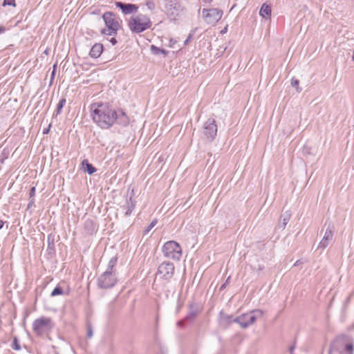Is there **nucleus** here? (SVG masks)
I'll use <instances>...</instances> for the list:
<instances>
[{
    "mask_svg": "<svg viewBox=\"0 0 354 354\" xmlns=\"http://www.w3.org/2000/svg\"><path fill=\"white\" fill-rule=\"evenodd\" d=\"M300 263H301V261L300 260H298L297 261L295 264H294V266H299Z\"/></svg>",
    "mask_w": 354,
    "mask_h": 354,
    "instance_id": "obj_43",
    "label": "nucleus"
},
{
    "mask_svg": "<svg viewBox=\"0 0 354 354\" xmlns=\"http://www.w3.org/2000/svg\"><path fill=\"white\" fill-rule=\"evenodd\" d=\"M117 261H118L117 257H112L109 261L108 266H107L106 271H109V272L115 273V270L114 268L115 267V266L117 264Z\"/></svg>",
    "mask_w": 354,
    "mask_h": 354,
    "instance_id": "obj_25",
    "label": "nucleus"
},
{
    "mask_svg": "<svg viewBox=\"0 0 354 354\" xmlns=\"http://www.w3.org/2000/svg\"><path fill=\"white\" fill-rule=\"evenodd\" d=\"M189 311L185 317V320L187 322H193L198 314V310L194 308V305H189Z\"/></svg>",
    "mask_w": 354,
    "mask_h": 354,
    "instance_id": "obj_19",
    "label": "nucleus"
},
{
    "mask_svg": "<svg viewBox=\"0 0 354 354\" xmlns=\"http://www.w3.org/2000/svg\"><path fill=\"white\" fill-rule=\"evenodd\" d=\"M353 338L346 334L337 336L330 345L328 354H353Z\"/></svg>",
    "mask_w": 354,
    "mask_h": 354,
    "instance_id": "obj_2",
    "label": "nucleus"
},
{
    "mask_svg": "<svg viewBox=\"0 0 354 354\" xmlns=\"http://www.w3.org/2000/svg\"><path fill=\"white\" fill-rule=\"evenodd\" d=\"M201 1L205 3H209L211 1H212V0H201Z\"/></svg>",
    "mask_w": 354,
    "mask_h": 354,
    "instance_id": "obj_45",
    "label": "nucleus"
},
{
    "mask_svg": "<svg viewBox=\"0 0 354 354\" xmlns=\"http://www.w3.org/2000/svg\"><path fill=\"white\" fill-rule=\"evenodd\" d=\"M263 316V311L260 309L253 310L234 318V323H238L241 328H246L252 325L258 318Z\"/></svg>",
    "mask_w": 354,
    "mask_h": 354,
    "instance_id": "obj_5",
    "label": "nucleus"
},
{
    "mask_svg": "<svg viewBox=\"0 0 354 354\" xmlns=\"http://www.w3.org/2000/svg\"><path fill=\"white\" fill-rule=\"evenodd\" d=\"M64 294V292L62 288L59 286H57L51 292L50 297L62 295Z\"/></svg>",
    "mask_w": 354,
    "mask_h": 354,
    "instance_id": "obj_26",
    "label": "nucleus"
},
{
    "mask_svg": "<svg viewBox=\"0 0 354 354\" xmlns=\"http://www.w3.org/2000/svg\"><path fill=\"white\" fill-rule=\"evenodd\" d=\"M34 203H35V200L34 198H32L30 202L28 203V208H30L32 207V206H34Z\"/></svg>",
    "mask_w": 354,
    "mask_h": 354,
    "instance_id": "obj_37",
    "label": "nucleus"
},
{
    "mask_svg": "<svg viewBox=\"0 0 354 354\" xmlns=\"http://www.w3.org/2000/svg\"><path fill=\"white\" fill-rule=\"evenodd\" d=\"M174 265L169 261L162 262L158 268L157 275L165 280H169L174 274Z\"/></svg>",
    "mask_w": 354,
    "mask_h": 354,
    "instance_id": "obj_10",
    "label": "nucleus"
},
{
    "mask_svg": "<svg viewBox=\"0 0 354 354\" xmlns=\"http://www.w3.org/2000/svg\"><path fill=\"white\" fill-rule=\"evenodd\" d=\"M291 216V214L289 211H286L281 215L280 221L278 224V227L281 230H283L289 221Z\"/></svg>",
    "mask_w": 354,
    "mask_h": 354,
    "instance_id": "obj_17",
    "label": "nucleus"
},
{
    "mask_svg": "<svg viewBox=\"0 0 354 354\" xmlns=\"http://www.w3.org/2000/svg\"><path fill=\"white\" fill-rule=\"evenodd\" d=\"M192 38V35L189 34V36L187 37V38L186 39V40L184 41V44L187 45L189 43V41L191 40Z\"/></svg>",
    "mask_w": 354,
    "mask_h": 354,
    "instance_id": "obj_36",
    "label": "nucleus"
},
{
    "mask_svg": "<svg viewBox=\"0 0 354 354\" xmlns=\"http://www.w3.org/2000/svg\"><path fill=\"white\" fill-rule=\"evenodd\" d=\"M6 31V28L3 26H0V34L3 33Z\"/></svg>",
    "mask_w": 354,
    "mask_h": 354,
    "instance_id": "obj_42",
    "label": "nucleus"
},
{
    "mask_svg": "<svg viewBox=\"0 0 354 354\" xmlns=\"http://www.w3.org/2000/svg\"><path fill=\"white\" fill-rule=\"evenodd\" d=\"M103 51V45L100 43L95 44L89 53V55L93 58L99 57Z\"/></svg>",
    "mask_w": 354,
    "mask_h": 354,
    "instance_id": "obj_16",
    "label": "nucleus"
},
{
    "mask_svg": "<svg viewBox=\"0 0 354 354\" xmlns=\"http://www.w3.org/2000/svg\"><path fill=\"white\" fill-rule=\"evenodd\" d=\"M260 15L263 18H268L271 15V7L266 3H263L259 11Z\"/></svg>",
    "mask_w": 354,
    "mask_h": 354,
    "instance_id": "obj_20",
    "label": "nucleus"
},
{
    "mask_svg": "<svg viewBox=\"0 0 354 354\" xmlns=\"http://www.w3.org/2000/svg\"><path fill=\"white\" fill-rule=\"evenodd\" d=\"M165 8L168 15L175 18L182 11V7L178 0H164Z\"/></svg>",
    "mask_w": 354,
    "mask_h": 354,
    "instance_id": "obj_12",
    "label": "nucleus"
},
{
    "mask_svg": "<svg viewBox=\"0 0 354 354\" xmlns=\"http://www.w3.org/2000/svg\"><path fill=\"white\" fill-rule=\"evenodd\" d=\"M12 348L14 349V350H16V351H19L21 349V346L19 344V342H18V339L17 337H15L14 339H13V342H12Z\"/></svg>",
    "mask_w": 354,
    "mask_h": 354,
    "instance_id": "obj_31",
    "label": "nucleus"
},
{
    "mask_svg": "<svg viewBox=\"0 0 354 354\" xmlns=\"http://www.w3.org/2000/svg\"><path fill=\"white\" fill-rule=\"evenodd\" d=\"M65 104H66L65 98H62L59 100V103L57 105V109H56L57 114H59L61 113L62 108L64 107Z\"/></svg>",
    "mask_w": 354,
    "mask_h": 354,
    "instance_id": "obj_27",
    "label": "nucleus"
},
{
    "mask_svg": "<svg viewBox=\"0 0 354 354\" xmlns=\"http://www.w3.org/2000/svg\"><path fill=\"white\" fill-rule=\"evenodd\" d=\"M299 81L297 79L292 78L291 80V85L296 88L297 92L301 91V88L299 87Z\"/></svg>",
    "mask_w": 354,
    "mask_h": 354,
    "instance_id": "obj_28",
    "label": "nucleus"
},
{
    "mask_svg": "<svg viewBox=\"0 0 354 354\" xmlns=\"http://www.w3.org/2000/svg\"><path fill=\"white\" fill-rule=\"evenodd\" d=\"M151 24L150 19L147 15L141 14L132 17L128 22L129 29L135 33H140L150 28Z\"/></svg>",
    "mask_w": 354,
    "mask_h": 354,
    "instance_id": "obj_4",
    "label": "nucleus"
},
{
    "mask_svg": "<svg viewBox=\"0 0 354 354\" xmlns=\"http://www.w3.org/2000/svg\"><path fill=\"white\" fill-rule=\"evenodd\" d=\"M295 347V344H293L292 346H291L290 347V348H289V352H290V354H293Z\"/></svg>",
    "mask_w": 354,
    "mask_h": 354,
    "instance_id": "obj_41",
    "label": "nucleus"
},
{
    "mask_svg": "<svg viewBox=\"0 0 354 354\" xmlns=\"http://www.w3.org/2000/svg\"><path fill=\"white\" fill-rule=\"evenodd\" d=\"M47 244L48 248L47 250L49 251V253L55 252V235L53 234H50L47 236Z\"/></svg>",
    "mask_w": 354,
    "mask_h": 354,
    "instance_id": "obj_23",
    "label": "nucleus"
},
{
    "mask_svg": "<svg viewBox=\"0 0 354 354\" xmlns=\"http://www.w3.org/2000/svg\"><path fill=\"white\" fill-rule=\"evenodd\" d=\"M233 322L234 318L232 315H227L223 311H221L218 315V324L219 326L224 329L228 328Z\"/></svg>",
    "mask_w": 354,
    "mask_h": 354,
    "instance_id": "obj_15",
    "label": "nucleus"
},
{
    "mask_svg": "<svg viewBox=\"0 0 354 354\" xmlns=\"http://www.w3.org/2000/svg\"><path fill=\"white\" fill-rule=\"evenodd\" d=\"M4 225V222L1 220H0V230L3 227Z\"/></svg>",
    "mask_w": 354,
    "mask_h": 354,
    "instance_id": "obj_44",
    "label": "nucleus"
},
{
    "mask_svg": "<svg viewBox=\"0 0 354 354\" xmlns=\"http://www.w3.org/2000/svg\"><path fill=\"white\" fill-rule=\"evenodd\" d=\"M203 15L205 21L209 24H216L223 15V12L217 8L203 9Z\"/></svg>",
    "mask_w": 354,
    "mask_h": 354,
    "instance_id": "obj_11",
    "label": "nucleus"
},
{
    "mask_svg": "<svg viewBox=\"0 0 354 354\" xmlns=\"http://www.w3.org/2000/svg\"><path fill=\"white\" fill-rule=\"evenodd\" d=\"M3 5L15 6V0H4Z\"/></svg>",
    "mask_w": 354,
    "mask_h": 354,
    "instance_id": "obj_32",
    "label": "nucleus"
},
{
    "mask_svg": "<svg viewBox=\"0 0 354 354\" xmlns=\"http://www.w3.org/2000/svg\"><path fill=\"white\" fill-rule=\"evenodd\" d=\"M135 206L136 204L131 197L126 200V204L122 206L123 209L125 210L124 214L126 216L131 215L132 211L135 208Z\"/></svg>",
    "mask_w": 354,
    "mask_h": 354,
    "instance_id": "obj_18",
    "label": "nucleus"
},
{
    "mask_svg": "<svg viewBox=\"0 0 354 354\" xmlns=\"http://www.w3.org/2000/svg\"><path fill=\"white\" fill-rule=\"evenodd\" d=\"M109 41L112 44V45H115L118 42L117 39L115 37L111 38Z\"/></svg>",
    "mask_w": 354,
    "mask_h": 354,
    "instance_id": "obj_38",
    "label": "nucleus"
},
{
    "mask_svg": "<svg viewBox=\"0 0 354 354\" xmlns=\"http://www.w3.org/2000/svg\"><path fill=\"white\" fill-rule=\"evenodd\" d=\"M115 5L120 8L124 15L136 13L138 11V6L133 3H126L121 1H116Z\"/></svg>",
    "mask_w": 354,
    "mask_h": 354,
    "instance_id": "obj_14",
    "label": "nucleus"
},
{
    "mask_svg": "<svg viewBox=\"0 0 354 354\" xmlns=\"http://www.w3.org/2000/svg\"><path fill=\"white\" fill-rule=\"evenodd\" d=\"M352 60L354 62V51H353V57H352Z\"/></svg>",
    "mask_w": 354,
    "mask_h": 354,
    "instance_id": "obj_47",
    "label": "nucleus"
},
{
    "mask_svg": "<svg viewBox=\"0 0 354 354\" xmlns=\"http://www.w3.org/2000/svg\"><path fill=\"white\" fill-rule=\"evenodd\" d=\"M164 256L167 258L179 261L182 256L180 245L174 241L166 242L162 249Z\"/></svg>",
    "mask_w": 354,
    "mask_h": 354,
    "instance_id": "obj_7",
    "label": "nucleus"
},
{
    "mask_svg": "<svg viewBox=\"0 0 354 354\" xmlns=\"http://www.w3.org/2000/svg\"><path fill=\"white\" fill-rule=\"evenodd\" d=\"M117 277L115 272L105 271L97 279V286L102 289H108L113 287L117 283Z\"/></svg>",
    "mask_w": 354,
    "mask_h": 354,
    "instance_id": "obj_8",
    "label": "nucleus"
},
{
    "mask_svg": "<svg viewBox=\"0 0 354 354\" xmlns=\"http://www.w3.org/2000/svg\"><path fill=\"white\" fill-rule=\"evenodd\" d=\"M334 232V226L329 223L328 227L325 232L324 236L320 241L318 248L325 249L333 240Z\"/></svg>",
    "mask_w": 354,
    "mask_h": 354,
    "instance_id": "obj_13",
    "label": "nucleus"
},
{
    "mask_svg": "<svg viewBox=\"0 0 354 354\" xmlns=\"http://www.w3.org/2000/svg\"><path fill=\"white\" fill-rule=\"evenodd\" d=\"M185 322H187L185 320V318H184L183 319L178 322V325H179L180 326H183L185 324Z\"/></svg>",
    "mask_w": 354,
    "mask_h": 354,
    "instance_id": "obj_39",
    "label": "nucleus"
},
{
    "mask_svg": "<svg viewBox=\"0 0 354 354\" xmlns=\"http://www.w3.org/2000/svg\"><path fill=\"white\" fill-rule=\"evenodd\" d=\"M157 220H153L151 221V223L146 227V229L144 230V234H148L152 228L156 225Z\"/></svg>",
    "mask_w": 354,
    "mask_h": 354,
    "instance_id": "obj_29",
    "label": "nucleus"
},
{
    "mask_svg": "<svg viewBox=\"0 0 354 354\" xmlns=\"http://www.w3.org/2000/svg\"><path fill=\"white\" fill-rule=\"evenodd\" d=\"M151 51L153 55H158L160 54H162L165 56L167 55L168 51L165 50L164 48H160L154 45L151 46Z\"/></svg>",
    "mask_w": 354,
    "mask_h": 354,
    "instance_id": "obj_24",
    "label": "nucleus"
},
{
    "mask_svg": "<svg viewBox=\"0 0 354 354\" xmlns=\"http://www.w3.org/2000/svg\"><path fill=\"white\" fill-rule=\"evenodd\" d=\"M86 336H87L88 338H91L93 336V330H92V328H91V327L90 326H88V328H87Z\"/></svg>",
    "mask_w": 354,
    "mask_h": 354,
    "instance_id": "obj_35",
    "label": "nucleus"
},
{
    "mask_svg": "<svg viewBox=\"0 0 354 354\" xmlns=\"http://www.w3.org/2000/svg\"><path fill=\"white\" fill-rule=\"evenodd\" d=\"M84 230L88 234H92L95 231V225L91 219H87L84 222Z\"/></svg>",
    "mask_w": 354,
    "mask_h": 354,
    "instance_id": "obj_21",
    "label": "nucleus"
},
{
    "mask_svg": "<svg viewBox=\"0 0 354 354\" xmlns=\"http://www.w3.org/2000/svg\"><path fill=\"white\" fill-rule=\"evenodd\" d=\"M90 109L93 120L102 129H109L115 123L123 127L129 123L125 112L122 109L116 111L106 103H93Z\"/></svg>",
    "mask_w": 354,
    "mask_h": 354,
    "instance_id": "obj_1",
    "label": "nucleus"
},
{
    "mask_svg": "<svg viewBox=\"0 0 354 354\" xmlns=\"http://www.w3.org/2000/svg\"><path fill=\"white\" fill-rule=\"evenodd\" d=\"M36 189L35 187H32L30 190V198H33L35 195Z\"/></svg>",
    "mask_w": 354,
    "mask_h": 354,
    "instance_id": "obj_34",
    "label": "nucleus"
},
{
    "mask_svg": "<svg viewBox=\"0 0 354 354\" xmlns=\"http://www.w3.org/2000/svg\"><path fill=\"white\" fill-rule=\"evenodd\" d=\"M55 66H56L55 65V66H54V70H53V71L52 72V77H54L55 73Z\"/></svg>",
    "mask_w": 354,
    "mask_h": 354,
    "instance_id": "obj_46",
    "label": "nucleus"
},
{
    "mask_svg": "<svg viewBox=\"0 0 354 354\" xmlns=\"http://www.w3.org/2000/svg\"><path fill=\"white\" fill-rule=\"evenodd\" d=\"M82 165L84 170L88 174H93L97 170L96 168L91 163H89L87 160H84L82 162Z\"/></svg>",
    "mask_w": 354,
    "mask_h": 354,
    "instance_id": "obj_22",
    "label": "nucleus"
},
{
    "mask_svg": "<svg viewBox=\"0 0 354 354\" xmlns=\"http://www.w3.org/2000/svg\"><path fill=\"white\" fill-rule=\"evenodd\" d=\"M50 124L48 126V128H46V129H44L43 130V133H44V134H47V133H48L49 130H50Z\"/></svg>",
    "mask_w": 354,
    "mask_h": 354,
    "instance_id": "obj_40",
    "label": "nucleus"
},
{
    "mask_svg": "<svg viewBox=\"0 0 354 354\" xmlns=\"http://www.w3.org/2000/svg\"><path fill=\"white\" fill-rule=\"evenodd\" d=\"M230 276H229L227 279L225 280V282L221 285V286L220 287V290H223L225 288L226 286L230 283Z\"/></svg>",
    "mask_w": 354,
    "mask_h": 354,
    "instance_id": "obj_33",
    "label": "nucleus"
},
{
    "mask_svg": "<svg viewBox=\"0 0 354 354\" xmlns=\"http://www.w3.org/2000/svg\"><path fill=\"white\" fill-rule=\"evenodd\" d=\"M147 8L153 11L156 8L155 3L152 0H147L145 3Z\"/></svg>",
    "mask_w": 354,
    "mask_h": 354,
    "instance_id": "obj_30",
    "label": "nucleus"
},
{
    "mask_svg": "<svg viewBox=\"0 0 354 354\" xmlns=\"http://www.w3.org/2000/svg\"><path fill=\"white\" fill-rule=\"evenodd\" d=\"M204 134L209 141H213L216 135L218 127L214 118H209L203 125Z\"/></svg>",
    "mask_w": 354,
    "mask_h": 354,
    "instance_id": "obj_9",
    "label": "nucleus"
},
{
    "mask_svg": "<svg viewBox=\"0 0 354 354\" xmlns=\"http://www.w3.org/2000/svg\"><path fill=\"white\" fill-rule=\"evenodd\" d=\"M106 28L101 30V33L106 35H115L120 28V21L115 14L112 12H106L102 15Z\"/></svg>",
    "mask_w": 354,
    "mask_h": 354,
    "instance_id": "obj_3",
    "label": "nucleus"
},
{
    "mask_svg": "<svg viewBox=\"0 0 354 354\" xmlns=\"http://www.w3.org/2000/svg\"><path fill=\"white\" fill-rule=\"evenodd\" d=\"M53 327L51 318L41 317L36 319L32 323V330L35 334L39 337L46 335Z\"/></svg>",
    "mask_w": 354,
    "mask_h": 354,
    "instance_id": "obj_6",
    "label": "nucleus"
}]
</instances>
